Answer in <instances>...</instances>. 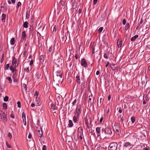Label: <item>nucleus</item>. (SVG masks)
Masks as SVG:
<instances>
[{"label": "nucleus", "instance_id": "a211bd4d", "mask_svg": "<svg viewBox=\"0 0 150 150\" xmlns=\"http://www.w3.org/2000/svg\"><path fill=\"white\" fill-rule=\"evenodd\" d=\"M122 44V41L121 40H117V45L118 47H121Z\"/></svg>", "mask_w": 150, "mask_h": 150}, {"label": "nucleus", "instance_id": "f3484780", "mask_svg": "<svg viewBox=\"0 0 150 150\" xmlns=\"http://www.w3.org/2000/svg\"><path fill=\"white\" fill-rule=\"evenodd\" d=\"M76 82L79 84H80V83L81 80L79 76H76Z\"/></svg>", "mask_w": 150, "mask_h": 150}, {"label": "nucleus", "instance_id": "680f3d73", "mask_svg": "<svg viewBox=\"0 0 150 150\" xmlns=\"http://www.w3.org/2000/svg\"><path fill=\"white\" fill-rule=\"evenodd\" d=\"M33 64V60H32L30 61V66H31L32 64Z\"/></svg>", "mask_w": 150, "mask_h": 150}, {"label": "nucleus", "instance_id": "aec40b11", "mask_svg": "<svg viewBox=\"0 0 150 150\" xmlns=\"http://www.w3.org/2000/svg\"><path fill=\"white\" fill-rule=\"evenodd\" d=\"M16 59L14 57H13V60L12 62V65L14 66V65L16 64L17 63Z\"/></svg>", "mask_w": 150, "mask_h": 150}, {"label": "nucleus", "instance_id": "473e14b6", "mask_svg": "<svg viewBox=\"0 0 150 150\" xmlns=\"http://www.w3.org/2000/svg\"><path fill=\"white\" fill-rule=\"evenodd\" d=\"M8 96H5L4 98V101L5 102H7L8 100Z\"/></svg>", "mask_w": 150, "mask_h": 150}, {"label": "nucleus", "instance_id": "b1692460", "mask_svg": "<svg viewBox=\"0 0 150 150\" xmlns=\"http://www.w3.org/2000/svg\"><path fill=\"white\" fill-rule=\"evenodd\" d=\"M69 123L68 124V125L69 126V127H72L73 125V124L72 122V120H69Z\"/></svg>", "mask_w": 150, "mask_h": 150}, {"label": "nucleus", "instance_id": "393cba45", "mask_svg": "<svg viewBox=\"0 0 150 150\" xmlns=\"http://www.w3.org/2000/svg\"><path fill=\"white\" fill-rule=\"evenodd\" d=\"M62 74H56V76H55L56 78H58L59 79H62Z\"/></svg>", "mask_w": 150, "mask_h": 150}, {"label": "nucleus", "instance_id": "69168bd1", "mask_svg": "<svg viewBox=\"0 0 150 150\" xmlns=\"http://www.w3.org/2000/svg\"><path fill=\"white\" fill-rule=\"evenodd\" d=\"M32 135L31 134H29L28 136V138L29 139H30L32 137Z\"/></svg>", "mask_w": 150, "mask_h": 150}, {"label": "nucleus", "instance_id": "864d4df0", "mask_svg": "<svg viewBox=\"0 0 150 150\" xmlns=\"http://www.w3.org/2000/svg\"><path fill=\"white\" fill-rule=\"evenodd\" d=\"M122 24L123 25H125L126 23V20L125 19H123L122 21Z\"/></svg>", "mask_w": 150, "mask_h": 150}, {"label": "nucleus", "instance_id": "c03bdc74", "mask_svg": "<svg viewBox=\"0 0 150 150\" xmlns=\"http://www.w3.org/2000/svg\"><path fill=\"white\" fill-rule=\"evenodd\" d=\"M72 66V63L71 62H70L69 64V65L68 66V68L69 69H71V67Z\"/></svg>", "mask_w": 150, "mask_h": 150}, {"label": "nucleus", "instance_id": "cd10ccee", "mask_svg": "<svg viewBox=\"0 0 150 150\" xmlns=\"http://www.w3.org/2000/svg\"><path fill=\"white\" fill-rule=\"evenodd\" d=\"M62 72L61 71V69L60 68H59V69H58L57 71H56V74H62Z\"/></svg>", "mask_w": 150, "mask_h": 150}, {"label": "nucleus", "instance_id": "5701e85b", "mask_svg": "<svg viewBox=\"0 0 150 150\" xmlns=\"http://www.w3.org/2000/svg\"><path fill=\"white\" fill-rule=\"evenodd\" d=\"M15 42V38H12L10 41V43L11 45H13L14 44Z\"/></svg>", "mask_w": 150, "mask_h": 150}, {"label": "nucleus", "instance_id": "8fccbe9b", "mask_svg": "<svg viewBox=\"0 0 150 150\" xmlns=\"http://www.w3.org/2000/svg\"><path fill=\"white\" fill-rule=\"evenodd\" d=\"M76 102V99H75L72 102V104L73 105H74Z\"/></svg>", "mask_w": 150, "mask_h": 150}, {"label": "nucleus", "instance_id": "4be33fe9", "mask_svg": "<svg viewBox=\"0 0 150 150\" xmlns=\"http://www.w3.org/2000/svg\"><path fill=\"white\" fill-rule=\"evenodd\" d=\"M130 28V25L128 23H127L125 27V30H127Z\"/></svg>", "mask_w": 150, "mask_h": 150}, {"label": "nucleus", "instance_id": "f03ea898", "mask_svg": "<svg viewBox=\"0 0 150 150\" xmlns=\"http://www.w3.org/2000/svg\"><path fill=\"white\" fill-rule=\"evenodd\" d=\"M104 133L107 136L110 137H111L113 136V135L111 128L107 127L104 129Z\"/></svg>", "mask_w": 150, "mask_h": 150}, {"label": "nucleus", "instance_id": "3c124183", "mask_svg": "<svg viewBox=\"0 0 150 150\" xmlns=\"http://www.w3.org/2000/svg\"><path fill=\"white\" fill-rule=\"evenodd\" d=\"M24 70L26 71L27 72L29 71V67H26L24 69Z\"/></svg>", "mask_w": 150, "mask_h": 150}, {"label": "nucleus", "instance_id": "e433bc0d", "mask_svg": "<svg viewBox=\"0 0 150 150\" xmlns=\"http://www.w3.org/2000/svg\"><path fill=\"white\" fill-rule=\"evenodd\" d=\"M38 93L37 91H36V92L35 93L34 97L36 99L38 97Z\"/></svg>", "mask_w": 150, "mask_h": 150}, {"label": "nucleus", "instance_id": "423d86ee", "mask_svg": "<svg viewBox=\"0 0 150 150\" xmlns=\"http://www.w3.org/2000/svg\"><path fill=\"white\" fill-rule=\"evenodd\" d=\"M123 146L124 149H126L127 148L129 149L132 148L133 147V145L130 142H127L124 143Z\"/></svg>", "mask_w": 150, "mask_h": 150}, {"label": "nucleus", "instance_id": "ea45409f", "mask_svg": "<svg viewBox=\"0 0 150 150\" xmlns=\"http://www.w3.org/2000/svg\"><path fill=\"white\" fill-rule=\"evenodd\" d=\"M144 99H145V100H149L148 98L146 95H144V96H143V100H144Z\"/></svg>", "mask_w": 150, "mask_h": 150}, {"label": "nucleus", "instance_id": "4d7b16f0", "mask_svg": "<svg viewBox=\"0 0 150 150\" xmlns=\"http://www.w3.org/2000/svg\"><path fill=\"white\" fill-rule=\"evenodd\" d=\"M16 73L15 72V73L13 74V76H12V78H13V79H15L16 76Z\"/></svg>", "mask_w": 150, "mask_h": 150}, {"label": "nucleus", "instance_id": "5fc2aeb1", "mask_svg": "<svg viewBox=\"0 0 150 150\" xmlns=\"http://www.w3.org/2000/svg\"><path fill=\"white\" fill-rule=\"evenodd\" d=\"M42 150H46V146L45 145H44L42 148Z\"/></svg>", "mask_w": 150, "mask_h": 150}, {"label": "nucleus", "instance_id": "bb28decb", "mask_svg": "<svg viewBox=\"0 0 150 150\" xmlns=\"http://www.w3.org/2000/svg\"><path fill=\"white\" fill-rule=\"evenodd\" d=\"M40 60L41 62H43L44 60V57L43 55H41L40 57Z\"/></svg>", "mask_w": 150, "mask_h": 150}, {"label": "nucleus", "instance_id": "bf43d9fd", "mask_svg": "<svg viewBox=\"0 0 150 150\" xmlns=\"http://www.w3.org/2000/svg\"><path fill=\"white\" fill-rule=\"evenodd\" d=\"M118 111L120 113H121L122 112V110L121 109V107H120L119 108Z\"/></svg>", "mask_w": 150, "mask_h": 150}, {"label": "nucleus", "instance_id": "6e6d98bb", "mask_svg": "<svg viewBox=\"0 0 150 150\" xmlns=\"http://www.w3.org/2000/svg\"><path fill=\"white\" fill-rule=\"evenodd\" d=\"M52 47H50L49 50H48V51L49 52H50L52 51Z\"/></svg>", "mask_w": 150, "mask_h": 150}, {"label": "nucleus", "instance_id": "7c9ffc66", "mask_svg": "<svg viewBox=\"0 0 150 150\" xmlns=\"http://www.w3.org/2000/svg\"><path fill=\"white\" fill-rule=\"evenodd\" d=\"M73 8L74 9H76L77 8V4L76 3H74L73 4Z\"/></svg>", "mask_w": 150, "mask_h": 150}, {"label": "nucleus", "instance_id": "9b49d317", "mask_svg": "<svg viewBox=\"0 0 150 150\" xmlns=\"http://www.w3.org/2000/svg\"><path fill=\"white\" fill-rule=\"evenodd\" d=\"M41 131L40 130H38V136L41 138L43 136V132L42 131V129L41 128Z\"/></svg>", "mask_w": 150, "mask_h": 150}, {"label": "nucleus", "instance_id": "603ef678", "mask_svg": "<svg viewBox=\"0 0 150 150\" xmlns=\"http://www.w3.org/2000/svg\"><path fill=\"white\" fill-rule=\"evenodd\" d=\"M4 54H3V55L2 56L1 59V63H2L4 60Z\"/></svg>", "mask_w": 150, "mask_h": 150}, {"label": "nucleus", "instance_id": "4c0bfd02", "mask_svg": "<svg viewBox=\"0 0 150 150\" xmlns=\"http://www.w3.org/2000/svg\"><path fill=\"white\" fill-rule=\"evenodd\" d=\"M21 3L20 2H18V3L17 4V5L16 6V8L17 9H18V8L19 6H21Z\"/></svg>", "mask_w": 150, "mask_h": 150}, {"label": "nucleus", "instance_id": "0eeeda50", "mask_svg": "<svg viewBox=\"0 0 150 150\" xmlns=\"http://www.w3.org/2000/svg\"><path fill=\"white\" fill-rule=\"evenodd\" d=\"M81 64L82 66L84 67H86L87 66V64L86 62L85 59L83 58L81 59Z\"/></svg>", "mask_w": 150, "mask_h": 150}, {"label": "nucleus", "instance_id": "338daca9", "mask_svg": "<svg viewBox=\"0 0 150 150\" xmlns=\"http://www.w3.org/2000/svg\"><path fill=\"white\" fill-rule=\"evenodd\" d=\"M143 20H142V19H141L140 21V22H139V25H140L141 24H142L143 23Z\"/></svg>", "mask_w": 150, "mask_h": 150}, {"label": "nucleus", "instance_id": "2f4dec72", "mask_svg": "<svg viewBox=\"0 0 150 150\" xmlns=\"http://www.w3.org/2000/svg\"><path fill=\"white\" fill-rule=\"evenodd\" d=\"M67 38V37L66 35L63 37L62 38V41L63 42H65Z\"/></svg>", "mask_w": 150, "mask_h": 150}, {"label": "nucleus", "instance_id": "e2e57ef3", "mask_svg": "<svg viewBox=\"0 0 150 150\" xmlns=\"http://www.w3.org/2000/svg\"><path fill=\"white\" fill-rule=\"evenodd\" d=\"M97 1L98 0H94L93 1V4L94 5L96 4Z\"/></svg>", "mask_w": 150, "mask_h": 150}, {"label": "nucleus", "instance_id": "2eb2a0df", "mask_svg": "<svg viewBox=\"0 0 150 150\" xmlns=\"http://www.w3.org/2000/svg\"><path fill=\"white\" fill-rule=\"evenodd\" d=\"M6 14H3L2 15L1 17V21L2 22H5V20L6 19Z\"/></svg>", "mask_w": 150, "mask_h": 150}, {"label": "nucleus", "instance_id": "6e6552de", "mask_svg": "<svg viewBox=\"0 0 150 150\" xmlns=\"http://www.w3.org/2000/svg\"><path fill=\"white\" fill-rule=\"evenodd\" d=\"M22 118L23 119V122H24V125L25 126L26 125V121L25 115L24 112H23L22 113Z\"/></svg>", "mask_w": 150, "mask_h": 150}, {"label": "nucleus", "instance_id": "79ce46f5", "mask_svg": "<svg viewBox=\"0 0 150 150\" xmlns=\"http://www.w3.org/2000/svg\"><path fill=\"white\" fill-rule=\"evenodd\" d=\"M9 67V64H7L5 67V69L7 70L8 69V68Z\"/></svg>", "mask_w": 150, "mask_h": 150}, {"label": "nucleus", "instance_id": "052dcab7", "mask_svg": "<svg viewBox=\"0 0 150 150\" xmlns=\"http://www.w3.org/2000/svg\"><path fill=\"white\" fill-rule=\"evenodd\" d=\"M16 70V69H15L14 68L13 69L11 70V72L13 74L15 73V71Z\"/></svg>", "mask_w": 150, "mask_h": 150}, {"label": "nucleus", "instance_id": "c9c22d12", "mask_svg": "<svg viewBox=\"0 0 150 150\" xmlns=\"http://www.w3.org/2000/svg\"><path fill=\"white\" fill-rule=\"evenodd\" d=\"M131 120L132 123H134V122L135 121V119L134 117H132L131 118Z\"/></svg>", "mask_w": 150, "mask_h": 150}, {"label": "nucleus", "instance_id": "9d476101", "mask_svg": "<svg viewBox=\"0 0 150 150\" xmlns=\"http://www.w3.org/2000/svg\"><path fill=\"white\" fill-rule=\"evenodd\" d=\"M92 97H92V94H91V96H89V98H88L89 101H89V102L90 103V104L91 105H92L94 103V99H93L92 100L91 98Z\"/></svg>", "mask_w": 150, "mask_h": 150}, {"label": "nucleus", "instance_id": "6ab92c4d", "mask_svg": "<svg viewBox=\"0 0 150 150\" xmlns=\"http://www.w3.org/2000/svg\"><path fill=\"white\" fill-rule=\"evenodd\" d=\"M115 129L114 130L115 131V132L118 134H119L121 132V130L120 128L117 127L116 128H115Z\"/></svg>", "mask_w": 150, "mask_h": 150}, {"label": "nucleus", "instance_id": "f257e3e1", "mask_svg": "<svg viewBox=\"0 0 150 150\" xmlns=\"http://www.w3.org/2000/svg\"><path fill=\"white\" fill-rule=\"evenodd\" d=\"M42 75L40 72H37L35 74V76L34 79L38 82H40L42 81Z\"/></svg>", "mask_w": 150, "mask_h": 150}, {"label": "nucleus", "instance_id": "72a5a7b5", "mask_svg": "<svg viewBox=\"0 0 150 150\" xmlns=\"http://www.w3.org/2000/svg\"><path fill=\"white\" fill-rule=\"evenodd\" d=\"M123 117V116H122L121 115L119 116L118 118L120 119V121L121 122H122L124 120L122 118Z\"/></svg>", "mask_w": 150, "mask_h": 150}, {"label": "nucleus", "instance_id": "0e129e2a", "mask_svg": "<svg viewBox=\"0 0 150 150\" xmlns=\"http://www.w3.org/2000/svg\"><path fill=\"white\" fill-rule=\"evenodd\" d=\"M147 47L149 49H150V43H148Z\"/></svg>", "mask_w": 150, "mask_h": 150}, {"label": "nucleus", "instance_id": "13d9d810", "mask_svg": "<svg viewBox=\"0 0 150 150\" xmlns=\"http://www.w3.org/2000/svg\"><path fill=\"white\" fill-rule=\"evenodd\" d=\"M104 57L106 59H108V56L106 54H105L104 55Z\"/></svg>", "mask_w": 150, "mask_h": 150}, {"label": "nucleus", "instance_id": "4468645a", "mask_svg": "<svg viewBox=\"0 0 150 150\" xmlns=\"http://www.w3.org/2000/svg\"><path fill=\"white\" fill-rule=\"evenodd\" d=\"M79 116H77L76 115H75L73 117V120L74 123H76L78 121V118Z\"/></svg>", "mask_w": 150, "mask_h": 150}, {"label": "nucleus", "instance_id": "f8f14e48", "mask_svg": "<svg viewBox=\"0 0 150 150\" xmlns=\"http://www.w3.org/2000/svg\"><path fill=\"white\" fill-rule=\"evenodd\" d=\"M96 130L97 133V136L98 137L100 136V127H97L96 128Z\"/></svg>", "mask_w": 150, "mask_h": 150}, {"label": "nucleus", "instance_id": "49530a36", "mask_svg": "<svg viewBox=\"0 0 150 150\" xmlns=\"http://www.w3.org/2000/svg\"><path fill=\"white\" fill-rule=\"evenodd\" d=\"M115 64H112V66H113V67L111 66V69L113 70H115L116 69V67H114L115 66Z\"/></svg>", "mask_w": 150, "mask_h": 150}, {"label": "nucleus", "instance_id": "f704fd0d", "mask_svg": "<svg viewBox=\"0 0 150 150\" xmlns=\"http://www.w3.org/2000/svg\"><path fill=\"white\" fill-rule=\"evenodd\" d=\"M51 109L53 110H54L55 109V107L53 104L51 105Z\"/></svg>", "mask_w": 150, "mask_h": 150}, {"label": "nucleus", "instance_id": "c756f323", "mask_svg": "<svg viewBox=\"0 0 150 150\" xmlns=\"http://www.w3.org/2000/svg\"><path fill=\"white\" fill-rule=\"evenodd\" d=\"M6 79H8L9 82L10 83H11L12 82V80L10 77L8 76L6 78Z\"/></svg>", "mask_w": 150, "mask_h": 150}, {"label": "nucleus", "instance_id": "412c9836", "mask_svg": "<svg viewBox=\"0 0 150 150\" xmlns=\"http://www.w3.org/2000/svg\"><path fill=\"white\" fill-rule=\"evenodd\" d=\"M138 37V35H136L133 37L131 38V40L132 41H134Z\"/></svg>", "mask_w": 150, "mask_h": 150}, {"label": "nucleus", "instance_id": "dca6fc26", "mask_svg": "<svg viewBox=\"0 0 150 150\" xmlns=\"http://www.w3.org/2000/svg\"><path fill=\"white\" fill-rule=\"evenodd\" d=\"M78 131L80 135H83V130L81 127H79V128Z\"/></svg>", "mask_w": 150, "mask_h": 150}, {"label": "nucleus", "instance_id": "1a4fd4ad", "mask_svg": "<svg viewBox=\"0 0 150 150\" xmlns=\"http://www.w3.org/2000/svg\"><path fill=\"white\" fill-rule=\"evenodd\" d=\"M88 120L89 121V122H90V124H91V119L90 117H89L85 119V122L86 125H88Z\"/></svg>", "mask_w": 150, "mask_h": 150}, {"label": "nucleus", "instance_id": "ddd939ff", "mask_svg": "<svg viewBox=\"0 0 150 150\" xmlns=\"http://www.w3.org/2000/svg\"><path fill=\"white\" fill-rule=\"evenodd\" d=\"M22 36L21 38V39H23V40H26V34L25 31H24L22 33Z\"/></svg>", "mask_w": 150, "mask_h": 150}, {"label": "nucleus", "instance_id": "c85d7f7f", "mask_svg": "<svg viewBox=\"0 0 150 150\" xmlns=\"http://www.w3.org/2000/svg\"><path fill=\"white\" fill-rule=\"evenodd\" d=\"M3 108L5 110L7 109V105L6 103H3Z\"/></svg>", "mask_w": 150, "mask_h": 150}, {"label": "nucleus", "instance_id": "7ed1b4c3", "mask_svg": "<svg viewBox=\"0 0 150 150\" xmlns=\"http://www.w3.org/2000/svg\"><path fill=\"white\" fill-rule=\"evenodd\" d=\"M82 107L80 105H77L76 108L75 112L74 113L75 115L77 116H79L82 111Z\"/></svg>", "mask_w": 150, "mask_h": 150}, {"label": "nucleus", "instance_id": "a878e982", "mask_svg": "<svg viewBox=\"0 0 150 150\" xmlns=\"http://www.w3.org/2000/svg\"><path fill=\"white\" fill-rule=\"evenodd\" d=\"M28 23L27 21H25L23 23V27L25 28H27L28 27Z\"/></svg>", "mask_w": 150, "mask_h": 150}, {"label": "nucleus", "instance_id": "37998d69", "mask_svg": "<svg viewBox=\"0 0 150 150\" xmlns=\"http://www.w3.org/2000/svg\"><path fill=\"white\" fill-rule=\"evenodd\" d=\"M7 136L9 137H10V139H11L12 138V135L9 132H8V133Z\"/></svg>", "mask_w": 150, "mask_h": 150}, {"label": "nucleus", "instance_id": "20e7f679", "mask_svg": "<svg viewBox=\"0 0 150 150\" xmlns=\"http://www.w3.org/2000/svg\"><path fill=\"white\" fill-rule=\"evenodd\" d=\"M117 147V144L116 142H113L110 144L108 147V149L109 150H116Z\"/></svg>", "mask_w": 150, "mask_h": 150}, {"label": "nucleus", "instance_id": "a19ab883", "mask_svg": "<svg viewBox=\"0 0 150 150\" xmlns=\"http://www.w3.org/2000/svg\"><path fill=\"white\" fill-rule=\"evenodd\" d=\"M103 28L102 27H100L98 30V31L99 32V33H100L102 31L103 29Z\"/></svg>", "mask_w": 150, "mask_h": 150}, {"label": "nucleus", "instance_id": "09e8293b", "mask_svg": "<svg viewBox=\"0 0 150 150\" xmlns=\"http://www.w3.org/2000/svg\"><path fill=\"white\" fill-rule=\"evenodd\" d=\"M23 87L25 89V91H26L27 90V86L24 83L23 84Z\"/></svg>", "mask_w": 150, "mask_h": 150}, {"label": "nucleus", "instance_id": "a18cd8bd", "mask_svg": "<svg viewBox=\"0 0 150 150\" xmlns=\"http://www.w3.org/2000/svg\"><path fill=\"white\" fill-rule=\"evenodd\" d=\"M17 104L18 105V107L19 108H20L21 107V103L19 101H18Z\"/></svg>", "mask_w": 150, "mask_h": 150}, {"label": "nucleus", "instance_id": "774afa93", "mask_svg": "<svg viewBox=\"0 0 150 150\" xmlns=\"http://www.w3.org/2000/svg\"><path fill=\"white\" fill-rule=\"evenodd\" d=\"M103 99L102 98H100V104L102 102V101H103Z\"/></svg>", "mask_w": 150, "mask_h": 150}, {"label": "nucleus", "instance_id": "de8ad7c7", "mask_svg": "<svg viewBox=\"0 0 150 150\" xmlns=\"http://www.w3.org/2000/svg\"><path fill=\"white\" fill-rule=\"evenodd\" d=\"M29 33L30 34H31L32 35L33 34V28H30L29 31Z\"/></svg>", "mask_w": 150, "mask_h": 150}, {"label": "nucleus", "instance_id": "58836bf2", "mask_svg": "<svg viewBox=\"0 0 150 150\" xmlns=\"http://www.w3.org/2000/svg\"><path fill=\"white\" fill-rule=\"evenodd\" d=\"M6 145L7 147L8 148H11V146L9 145L7 142H6Z\"/></svg>", "mask_w": 150, "mask_h": 150}, {"label": "nucleus", "instance_id": "39448f33", "mask_svg": "<svg viewBox=\"0 0 150 150\" xmlns=\"http://www.w3.org/2000/svg\"><path fill=\"white\" fill-rule=\"evenodd\" d=\"M0 117L1 119H2L4 122H6L7 120V118L6 117V115L4 112L0 110Z\"/></svg>", "mask_w": 150, "mask_h": 150}]
</instances>
